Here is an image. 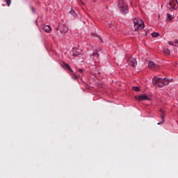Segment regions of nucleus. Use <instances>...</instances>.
Returning <instances> with one entry per match:
<instances>
[{
  "label": "nucleus",
  "mask_w": 178,
  "mask_h": 178,
  "mask_svg": "<svg viewBox=\"0 0 178 178\" xmlns=\"http://www.w3.org/2000/svg\"><path fill=\"white\" fill-rule=\"evenodd\" d=\"M152 83L155 86V87H159L161 88L163 87V86H168V84H169L170 81L166 78L163 79L154 76L152 79Z\"/></svg>",
  "instance_id": "obj_1"
},
{
  "label": "nucleus",
  "mask_w": 178,
  "mask_h": 178,
  "mask_svg": "<svg viewBox=\"0 0 178 178\" xmlns=\"http://www.w3.org/2000/svg\"><path fill=\"white\" fill-rule=\"evenodd\" d=\"M134 24L136 31L143 30L144 29V22L140 18H135L134 19Z\"/></svg>",
  "instance_id": "obj_2"
},
{
  "label": "nucleus",
  "mask_w": 178,
  "mask_h": 178,
  "mask_svg": "<svg viewBox=\"0 0 178 178\" xmlns=\"http://www.w3.org/2000/svg\"><path fill=\"white\" fill-rule=\"evenodd\" d=\"M118 6L122 13H123L124 15H126L127 13H128L129 10L127 8V3H126L124 0H119Z\"/></svg>",
  "instance_id": "obj_3"
},
{
  "label": "nucleus",
  "mask_w": 178,
  "mask_h": 178,
  "mask_svg": "<svg viewBox=\"0 0 178 178\" xmlns=\"http://www.w3.org/2000/svg\"><path fill=\"white\" fill-rule=\"evenodd\" d=\"M178 8L177 0H170L169 3L167 5V9L169 10H176Z\"/></svg>",
  "instance_id": "obj_4"
},
{
  "label": "nucleus",
  "mask_w": 178,
  "mask_h": 178,
  "mask_svg": "<svg viewBox=\"0 0 178 178\" xmlns=\"http://www.w3.org/2000/svg\"><path fill=\"white\" fill-rule=\"evenodd\" d=\"M58 31L64 34L65 33H67V31H69V29L65 24H61L59 26V28L57 29V31Z\"/></svg>",
  "instance_id": "obj_5"
},
{
  "label": "nucleus",
  "mask_w": 178,
  "mask_h": 178,
  "mask_svg": "<svg viewBox=\"0 0 178 178\" xmlns=\"http://www.w3.org/2000/svg\"><path fill=\"white\" fill-rule=\"evenodd\" d=\"M129 65L132 66V67H136L137 66V60L135 58L131 57L129 59Z\"/></svg>",
  "instance_id": "obj_6"
},
{
  "label": "nucleus",
  "mask_w": 178,
  "mask_h": 178,
  "mask_svg": "<svg viewBox=\"0 0 178 178\" xmlns=\"http://www.w3.org/2000/svg\"><path fill=\"white\" fill-rule=\"evenodd\" d=\"M158 67V65L155 64L153 61H149L148 63V68L152 69V70H155Z\"/></svg>",
  "instance_id": "obj_7"
},
{
  "label": "nucleus",
  "mask_w": 178,
  "mask_h": 178,
  "mask_svg": "<svg viewBox=\"0 0 178 178\" xmlns=\"http://www.w3.org/2000/svg\"><path fill=\"white\" fill-rule=\"evenodd\" d=\"M136 99H137V101H145V99H148V97H147V95H138L136 96Z\"/></svg>",
  "instance_id": "obj_8"
},
{
  "label": "nucleus",
  "mask_w": 178,
  "mask_h": 178,
  "mask_svg": "<svg viewBox=\"0 0 178 178\" xmlns=\"http://www.w3.org/2000/svg\"><path fill=\"white\" fill-rule=\"evenodd\" d=\"M166 17L168 22H173V19H175V15L168 13Z\"/></svg>",
  "instance_id": "obj_9"
},
{
  "label": "nucleus",
  "mask_w": 178,
  "mask_h": 178,
  "mask_svg": "<svg viewBox=\"0 0 178 178\" xmlns=\"http://www.w3.org/2000/svg\"><path fill=\"white\" fill-rule=\"evenodd\" d=\"M43 30L46 32V33H51V26L46 25L43 27Z\"/></svg>",
  "instance_id": "obj_10"
},
{
  "label": "nucleus",
  "mask_w": 178,
  "mask_h": 178,
  "mask_svg": "<svg viewBox=\"0 0 178 178\" xmlns=\"http://www.w3.org/2000/svg\"><path fill=\"white\" fill-rule=\"evenodd\" d=\"M161 113H163L161 115V118L162 119V122H159L157 124H162L163 123H165V114L163 113V111L162 110H161Z\"/></svg>",
  "instance_id": "obj_11"
},
{
  "label": "nucleus",
  "mask_w": 178,
  "mask_h": 178,
  "mask_svg": "<svg viewBox=\"0 0 178 178\" xmlns=\"http://www.w3.org/2000/svg\"><path fill=\"white\" fill-rule=\"evenodd\" d=\"M163 52L165 56H169L170 55V50L168 49H164Z\"/></svg>",
  "instance_id": "obj_12"
},
{
  "label": "nucleus",
  "mask_w": 178,
  "mask_h": 178,
  "mask_svg": "<svg viewBox=\"0 0 178 178\" xmlns=\"http://www.w3.org/2000/svg\"><path fill=\"white\" fill-rule=\"evenodd\" d=\"M64 67H65V69L69 70L70 72H71L72 73H73V70H72V67H70L68 64L64 63Z\"/></svg>",
  "instance_id": "obj_13"
},
{
  "label": "nucleus",
  "mask_w": 178,
  "mask_h": 178,
  "mask_svg": "<svg viewBox=\"0 0 178 178\" xmlns=\"http://www.w3.org/2000/svg\"><path fill=\"white\" fill-rule=\"evenodd\" d=\"M94 58H96V59H98L99 58V54H98V50H96L95 52L93 53Z\"/></svg>",
  "instance_id": "obj_14"
},
{
  "label": "nucleus",
  "mask_w": 178,
  "mask_h": 178,
  "mask_svg": "<svg viewBox=\"0 0 178 178\" xmlns=\"http://www.w3.org/2000/svg\"><path fill=\"white\" fill-rule=\"evenodd\" d=\"M152 36L154 38L159 37V33L156 32H154L152 33Z\"/></svg>",
  "instance_id": "obj_15"
},
{
  "label": "nucleus",
  "mask_w": 178,
  "mask_h": 178,
  "mask_svg": "<svg viewBox=\"0 0 178 178\" xmlns=\"http://www.w3.org/2000/svg\"><path fill=\"white\" fill-rule=\"evenodd\" d=\"M70 15H72V16H77V14H76V12L74 11V10H71L70 11Z\"/></svg>",
  "instance_id": "obj_16"
},
{
  "label": "nucleus",
  "mask_w": 178,
  "mask_h": 178,
  "mask_svg": "<svg viewBox=\"0 0 178 178\" xmlns=\"http://www.w3.org/2000/svg\"><path fill=\"white\" fill-rule=\"evenodd\" d=\"M169 45H172L173 47H178L177 43H173V42H169Z\"/></svg>",
  "instance_id": "obj_17"
},
{
  "label": "nucleus",
  "mask_w": 178,
  "mask_h": 178,
  "mask_svg": "<svg viewBox=\"0 0 178 178\" xmlns=\"http://www.w3.org/2000/svg\"><path fill=\"white\" fill-rule=\"evenodd\" d=\"M72 77L74 80H77L79 79V76H76V74H73L72 75Z\"/></svg>",
  "instance_id": "obj_18"
},
{
  "label": "nucleus",
  "mask_w": 178,
  "mask_h": 178,
  "mask_svg": "<svg viewBox=\"0 0 178 178\" xmlns=\"http://www.w3.org/2000/svg\"><path fill=\"white\" fill-rule=\"evenodd\" d=\"M6 2L7 3V6H10V3H12L11 0H6Z\"/></svg>",
  "instance_id": "obj_19"
},
{
  "label": "nucleus",
  "mask_w": 178,
  "mask_h": 178,
  "mask_svg": "<svg viewBox=\"0 0 178 178\" xmlns=\"http://www.w3.org/2000/svg\"><path fill=\"white\" fill-rule=\"evenodd\" d=\"M132 90H133L134 91H139L140 89H138V87H133V88H132Z\"/></svg>",
  "instance_id": "obj_20"
},
{
  "label": "nucleus",
  "mask_w": 178,
  "mask_h": 178,
  "mask_svg": "<svg viewBox=\"0 0 178 178\" xmlns=\"http://www.w3.org/2000/svg\"><path fill=\"white\" fill-rule=\"evenodd\" d=\"M77 2H78V3H79L81 2V3L82 5H84V3L83 1H81V0H77Z\"/></svg>",
  "instance_id": "obj_21"
},
{
  "label": "nucleus",
  "mask_w": 178,
  "mask_h": 178,
  "mask_svg": "<svg viewBox=\"0 0 178 178\" xmlns=\"http://www.w3.org/2000/svg\"><path fill=\"white\" fill-rule=\"evenodd\" d=\"M73 55H74V56H79V54H77V53H73Z\"/></svg>",
  "instance_id": "obj_22"
},
{
  "label": "nucleus",
  "mask_w": 178,
  "mask_h": 178,
  "mask_svg": "<svg viewBox=\"0 0 178 178\" xmlns=\"http://www.w3.org/2000/svg\"><path fill=\"white\" fill-rule=\"evenodd\" d=\"M78 72H79L80 73H83V69H79Z\"/></svg>",
  "instance_id": "obj_23"
},
{
  "label": "nucleus",
  "mask_w": 178,
  "mask_h": 178,
  "mask_svg": "<svg viewBox=\"0 0 178 178\" xmlns=\"http://www.w3.org/2000/svg\"><path fill=\"white\" fill-rule=\"evenodd\" d=\"M175 43L178 44V40H175Z\"/></svg>",
  "instance_id": "obj_24"
},
{
  "label": "nucleus",
  "mask_w": 178,
  "mask_h": 178,
  "mask_svg": "<svg viewBox=\"0 0 178 178\" xmlns=\"http://www.w3.org/2000/svg\"><path fill=\"white\" fill-rule=\"evenodd\" d=\"M32 12H34V8H31Z\"/></svg>",
  "instance_id": "obj_25"
}]
</instances>
